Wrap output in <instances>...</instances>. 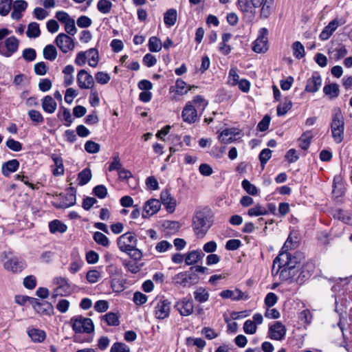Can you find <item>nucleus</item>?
Listing matches in <instances>:
<instances>
[{"instance_id":"nucleus-51","label":"nucleus","mask_w":352,"mask_h":352,"mask_svg":"<svg viewBox=\"0 0 352 352\" xmlns=\"http://www.w3.org/2000/svg\"><path fill=\"white\" fill-rule=\"evenodd\" d=\"M240 79L237 74V69L236 67L231 68L228 74V82L232 86H236L239 83Z\"/></svg>"},{"instance_id":"nucleus-7","label":"nucleus","mask_w":352,"mask_h":352,"mask_svg":"<svg viewBox=\"0 0 352 352\" xmlns=\"http://www.w3.org/2000/svg\"><path fill=\"white\" fill-rule=\"evenodd\" d=\"M239 10L245 16L253 19L255 16V8L261 7L259 0H237Z\"/></svg>"},{"instance_id":"nucleus-6","label":"nucleus","mask_w":352,"mask_h":352,"mask_svg":"<svg viewBox=\"0 0 352 352\" xmlns=\"http://www.w3.org/2000/svg\"><path fill=\"white\" fill-rule=\"evenodd\" d=\"M10 255H11L10 252H3L1 254V259H7L4 262L5 269L13 273L22 272L26 267L25 261L16 256H9Z\"/></svg>"},{"instance_id":"nucleus-59","label":"nucleus","mask_w":352,"mask_h":352,"mask_svg":"<svg viewBox=\"0 0 352 352\" xmlns=\"http://www.w3.org/2000/svg\"><path fill=\"white\" fill-rule=\"evenodd\" d=\"M6 146L13 151H20L22 149V144L19 141L10 138L6 142Z\"/></svg>"},{"instance_id":"nucleus-38","label":"nucleus","mask_w":352,"mask_h":352,"mask_svg":"<svg viewBox=\"0 0 352 352\" xmlns=\"http://www.w3.org/2000/svg\"><path fill=\"white\" fill-rule=\"evenodd\" d=\"M43 56L49 60H54L57 56V50L52 45H47L43 49Z\"/></svg>"},{"instance_id":"nucleus-37","label":"nucleus","mask_w":352,"mask_h":352,"mask_svg":"<svg viewBox=\"0 0 352 352\" xmlns=\"http://www.w3.org/2000/svg\"><path fill=\"white\" fill-rule=\"evenodd\" d=\"M148 47L150 52H158L162 49V43L157 37L151 36L148 40Z\"/></svg>"},{"instance_id":"nucleus-34","label":"nucleus","mask_w":352,"mask_h":352,"mask_svg":"<svg viewBox=\"0 0 352 352\" xmlns=\"http://www.w3.org/2000/svg\"><path fill=\"white\" fill-rule=\"evenodd\" d=\"M50 230L52 233H63L67 230V226L59 220H54L49 224Z\"/></svg>"},{"instance_id":"nucleus-47","label":"nucleus","mask_w":352,"mask_h":352,"mask_svg":"<svg viewBox=\"0 0 352 352\" xmlns=\"http://www.w3.org/2000/svg\"><path fill=\"white\" fill-rule=\"evenodd\" d=\"M187 84L182 79H177L175 82V92L179 95H184L187 94L188 91L190 89H186Z\"/></svg>"},{"instance_id":"nucleus-24","label":"nucleus","mask_w":352,"mask_h":352,"mask_svg":"<svg viewBox=\"0 0 352 352\" xmlns=\"http://www.w3.org/2000/svg\"><path fill=\"white\" fill-rule=\"evenodd\" d=\"M19 162L17 160H11L3 164L1 167L2 174L5 177H8L12 173L18 170Z\"/></svg>"},{"instance_id":"nucleus-52","label":"nucleus","mask_w":352,"mask_h":352,"mask_svg":"<svg viewBox=\"0 0 352 352\" xmlns=\"http://www.w3.org/2000/svg\"><path fill=\"white\" fill-rule=\"evenodd\" d=\"M186 344H192L202 349L206 346V342L204 340L200 338H193L191 337H188L186 338Z\"/></svg>"},{"instance_id":"nucleus-54","label":"nucleus","mask_w":352,"mask_h":352,"mask_svg":"<svg viewBox=\"0 0 352 352\" xmlns=\"http://www.w3.org/2000/svg\"><path fill=\"white\" fill-rule=\"evenodd\" d=\"M130 348L123 342H115L110 350V352H129Z\"/></svg>"},{"instance_id":"nucleus-43","label":"nucleus","mask_w":352,"mask_h":352,"mask_svg":"<svg viewBox=\"0 0 352 352\" xmlns=\"http://www.w3.org/2000/svg\"><path fill=\"white\" fill-rule=\"evenodd\" d=\"M122 263L123 266L130 272L136 274L140 272V267L137 264L136 262L129 260H122Z\"/></svg>"},{"instance_id":"nucleus-33","label":"nucleus","mask_w":352,"mask_h":352,"mask_svg":"<svg viewBox=\"0 0 352 352\" xmlns=\"http://www.w3.org/2000/svg\"><path fill=\"white\" fill-rule=\"evenodd\" d=\"M74 71V67L71 65H67L63 72L65 74L64 76V85L65 87L71 85L74 82V76H72V74Z\"/></svg>"},{"instance_id":"nucleus-35","label":"nucleus","mask_w":352,"mask_h":352,"mask_svg":"<svg viewBox=\"0 0 352 352\" xmlns=\"http://www.w3.org/2000/svg\"><path fill=\"white\" fill-rule=\"evenodd\" d=\"M93 239L97 244L102 247L108 248L109 246L110 243L109 239L100 232H95L93 235Z\"/></svg>"},{"instance_id":"nucleus-14","label":"nucleus","mask_w":352,"mask_h":352,"mask_svg":"<svg viewBox=\"0 0 352 352\" xmlns=\"http://www.w3.org/2000/svg\"><path fill=\"white\" fill-rule=\"evenodd\" d=\"M261 36L253 43L252 50L256 53H263L267 50V34L268 31L266 28H261L260 30Z\"/></svg>"},{"instance_id":"nucleus-42","label":"nucleus","mask_w":352,"mask_h":352,"mask_svg":"<svg viewBox=\"0 0 352 352\" xmlns=\"http://www.w3.org/2000/svg\"><path fill=\"white\" fill-rule=\"evenodd\" d=\"M112 8V3L108 0H99L97 3V8L102 14H108Z\"/></svg>"},{"instance_id":"nucleus-5","label":"nucleus","mask_w":352,"mask_h":352,"mask_svg":"<svg viewBox=\"0 0 352 352\" xmlns=\"http://www.w3.org/2000/svg\"><path fill=\"white\" fill-rule=\"evenodd\" d=\"M200 278L198 274L190 270V267L189 268V270L179 272L173 278V283L182 287H190L191 286L197 284Z\"/></svg>"},{"instance_id":"nucleus-3","label":"nucleus","mask_w":352,"mask_h":352,"mask_svg":"<svg viewBox=\"0 0 352 352\" xmlns=\"http://www.w3.org/2000/svg\"><path fill=\"white\" fill-rule=\"evenodd\" d=\"M212 223L210 210L207 208L196 211L192 218V228L198 238H203Z\"/></svg>"},{"instance_id":"nucleus-21","label":"nucleus","mask_w":352,"mask_h":352,"mask_svg":"<svg viewBox=\"0 0 352 352\" xmlns=\"http://www.w3.org/2000/svg\"><path fill=\"white\" fill-rule=\"evenodd\" d=\"M19 40L14 36H10L5 41L6 57H10L19 48Z\"/></svg>"},{"instance_id":"nucleus-44","label":"nucleus","mask_w":352,"mask_h":352,"mask_svg":"<svg viewBox=\"0 0 352 352\" xmlns=\"http://www.w3.org/2000/svg\"><path fill=\"white\" fill-rule=\"evenodd\" d=\"M28 116L36 125L41 124L44 121L43 116H42L41 112L37 110H30L28 111Z\"/></svg>"},{"instance_id":"nucleus-55","label":"nucleus","mask_w":352,"mask_h":352,"mask_svg":"<svg viewBox=\"0 0 352 352\" xmlns=\"http://www.w3.org/2000/svg\"><path fill=\"white\" fill-rule=\"evenodd\" d=\"M93 193L99 199H104L107 195V189L104 185H98L94 188Z\"/></svg>"},{"instance_id":"nucleus-63","label":"nucleus","mask_w":352,"mask_h":352,"mask_svg":"<svg viewBox=\"0 0 352 352\" xmlns=\"http://www.w3.org/2000/svg\"><path fill=\"white\" fill-rule=\"evenodd\" d=\"M48 68L44 62H39L34 65V72L38 76L47 74Z\"/></svg>"},{"instance_id":"nucleus-4","label":"nucleus","mask_w":352,"mask_h":352,"mask_svg":"<svg viewBox=\"0 0 352 352\" xmlns=\"http://www.w3.org/2000/svg\"><path fill=\"white\" fill-rule=\"evenodd\" d=\"M331 131L334 142L340 144L344 139V120L341 109L336 107L333 110Z\"/></svg>"},{"instance_id":"nucleus-28","label":"nucleus","mask_w":352,"mask_h":352,"mask_svg":"<svg viewBox=\"0 0 352 352\" xmlns=\"http://www.w3.org/2000/svg\"><path fill=\"white\" fill-rule=\"evenodd\" d=\"M28 334L34 342H42L46 338V333L44 331L35 328L29 329Z\"/></svg>"},{"instance_id":"nucleus-9","label":"nucleus","mask_w":352,"mask_h":352,"mask_svg":"<svg viewBox=\"0 0 352 352\" xmlns=\"http://www.w3.org/2000/svg\"><path fill=\"white\" fill-rule=\"evenodd\" d=\"M174 307L182 316H188L194 311L193 300L188 297L182 298L175 303Z\"/></svg>"},{"instance_id":"nucleus-53","label":"nucleus","mask_w":352,"mask_h":352,"mask_svg":"<svg viewBox=\"0 0 352 352\" xmlns=\"http://www.w3.org/2000/svg\"><path fill=\"white\" fill-rule=\"evenodd\" d=\"M76 182L78 186H84L88 183V167L78 173Z\"/></svg>"},{"instance_id":"nucleus-60","label":"nucleus","mask_w":352,"mask_h":352,"mask_svg":"<svg viewBox=\"0 0 352 352\" xmlns=\"http://www.w3.org/2000/svg\"><path fill=\"white\" fill-rule=\"evenodd\" d=\"M98 53L95 48L89 49V66L95 67L98 62Z\"/></svg>"},{"instance_id":"nucleus-2","label":"nucleus","mask_w":352,"mask_h":352,"mask_svg":"<svg viewBox=\"0 0 352 352\" xmlns=\"http://www.w3.org/2000/svg\"><path fill=\"white\" fill-rule=\"evenodd\" d=\"M119 250L127 254L135 261H139L142 257V252L137 248L138 239L133 232H127L120 235L116 240Z\"/></svg>"},{"instance_id":"nucleus-31","label":"nucleus","mask_w":352,"mask_h":352,"mask_svg":"<svg viewBox=\"0 0 352 352\" xmlns=\"http://www.w3.org/2000/svg\"><path fill=\"white\" fill-rule=\"evenodd\" d=\"M292 107V102L288 98H285L284 101L280 103L277 107V115L283 116L285 115Z\"/></svg>"},{"instance_id":"nucleus-23","label":"nucleus","mask_w":352,"mask_h":352,"mask_svg":"<svg viewBox=\"0 0 352 352\" xmlns=\"http://www.w3.org/2000/svg\"><path fill=\"white\" fill-rule=\"evenodd\" d=\"M339 26V22L337 19L332 20L320 34V38L322 41L327 40Z\"/></svg>"},{"instance_id":"nucleus-56","label":"nucleus","mask_w":352,"mask_h":352,"mask_svg":"<svg viewBox=\"0 0 352 352\" xmlns=\"http://www.w3.org/2000/svg\"><path fill=\"white\" fill-rule=\"evenodd\" d=\"M95 79L98 83L105 85L109 82L111 78L109 74L103 72H98L95 75Z\"/></svg>"},{"instance_id":"nucleus-30","label":"nucleus","mask_w":352,"mask_h":352,"mask_svg":"<svg viewBox=\"0 0 352 352\" xmlns=\"http://www.w3.org/2000/svg\"><path fill=\"white\" fill-rule=\"evenodd\" d=\"M177 11L175 9L170 8L168 10L164 16V23L170 27L175 25L177 21Z\"/></svg>"},{"instance_id":"nucleus-16","label":"nucleus","mask_w":352,"mask_h":352,"mask_svg":"<svg viewBox=\"0 0 352 352\" xmlns=\"http://www.w3.org/2000/svg\"><path fill=\"white\" fill-rule=\"evenodd\" d=\"M322 85V78L320 74L314 72L311 77L307 79L305 91L308 93H315L319 90Z\"/></svg>"},{"instance_id":"nucleus-62","label":"nucleus","mask_w":352,"mask_h":352,"mask_svg":"<svg viewBox=\"0 0 352 352\" xmlns=\"http://www.w3.org/2000/svg\"><path fill=\"white\" fill-rule=\"evenodd\" d=\"M277 296L273 292H270L265 298V305L268 307H272L277 302Z\"/></svg>"},{"instance_id":"nucleus-25","label":"nucleus","mask_w":352,"mask_h":352,"mask_svg":"<svg viewBox=\"0 0 352 352\" xmlns=\"http://www.w3.org/2000/svg\"><path fill=\"white\" fill-rule=\"evenodd\" d=\"M261 1V12L260 17L262 19H267L272 13L274 0H259Z\"/></svg>"},{"instance_id":"nucleus-19","label":"nucleus","mask_w":352,"mask_h":352,"mask_svg":"<svg viewBox=\"0 0 352 352\" xmlns=\"http://www.w3.org/2000/svg\"><path fill=\"white\" fill-rule=\"evenodd\" d=\"M160 199L162 204L166 206L168 212L172 213L175 211L176 201L173 197H171L170 191L168 189L163 190L161 192Z\"/></svg>"},{"instance_id":"nucleus-13","label":"nucleus","mask_w":352,"mask_h":352,"mask_svg":"<svg viewBox=\"0 0 352 352\" xmlns=\"http://www.w3.org/2000/svg\"><path fill=\"white\" fill-rule=\"evenodd\" d=\"M55 42L63 53H67L74 47L73 39L64 33L58 34L56 38Z\"/></svg>"},{"instance_id":"nucleus-39","label":"nucleus","mask_w":352,"mask_h":352,"mask_svg":"<svg viewBox=\"0 0 352 352\" xmlns=\"http://www.w3.org/2000/svg\"><path fill=\"white\" fill-rule=\"evenodd\" d=\"M26 34L30 38H36L41 34L39 25L36 22L30 23L28 26Z\"/></svg>"},{"instance_id":"nucleus-41","label":"nucleus","mask_w":352,"mask_h":352,"mask_svg":"<svg viewBox=\"0 0 352 352\" xmlns=\"http://www.w3.org/2000/svg\"><path fill=\"white\" fill-rule=\"evenodd\" d=\"M293 54L298 59L305 56V52L302 44L300 41H296L292 44Z\"/></svg>"},{"instance_id":"nucleus-29","label":"nucleus","mask_w":352,"mask_h":352,"mask_svg":"<svg viewBox=\"0 0 352 352\" xmlns=\"http://www.w3.org/2000/svg\"><path fill=\"white\" fill-rule=\"evenodd\" d=\"M193 295L195 301L199 303H204L208 301L210 296L206 289L203 287L197 288L193 292Z\"/></svg>"},{"instance_id":"nucleus-20","label":"nucleus","mask_w":352,"mask_h":352,"mask_svg":"<svg viewBox=\"0 0 352 352\" xmlns=\"http://www.w3.org/2000/svg\"><path fill=\"white\" fill-rule=\"evenodd\" d=\"M219 296L222 298H230L232 300H240L242 299H248V296L245 294L239 289H235L234 290L226 289L221 292Z\"/></svg>"},{"instance_id":"nucleus-46","label":"nucleus","mask_w":352,"mask_h":352,"mask_svg":"<svg viewBox=\"0 0 352 352\" xmlns=\"http://www.w3.org/2000/svg\"><path fill=\"white\" fill-rule=\"evenodd\" d=\"M243 188L250 195H256L258 189L254 184H251L248 180L244 179L241 183Z\"/></svg>"},{"instance_id":"nucleus-61","label":"nucleus","mask_w":352,"mask_h":352,"mask_svg":"<svg viewBox=\"0 0 352 352\" xmlns=\"http://www.w3.org/2000/svg\"><path fill=\"white\" fill-rule=\"evenodd\" d=\"M101 270L102 267H99L98 269L89 270V283H94L101 278Z\"/></svg>"},{"instance_id":"nucleus-27","label":"nucleus","mask_w":352,"mask_h":352,"mask_svg":"<svg viewBox=\"0 0 352 352\" xmlns=\"http://www.w3.org/2000/svg\"><path fill=\"white\" fill-rule=\"evenodd\" d=\"M323 92L330 99L336 98L340 94L339 86L336 83L325 85L323 87Z\"/></svg>"},{"instance_id":"nucleus-64","label":"nucleus","mask_w":352,"mask_h":352,"mask_svg":"<svg viewBox=\"0 0 352 352\" xmlns=\"http://www.w3.org/2000/svg\"><path fill=\"white\" fill-rule=\"evenodd\" d=\"M270 122V117L268 115H265L263 119L258 122L257 129L260 131H265L268 129Z\"/></svg>"},{"instance_id":"nucleus-12","label":"nucleus","mask_w":352,"mask_h":352,"mask_svg":"<svg viewBox=\"0 0 352 352\" xmlns=\"http://www.w3.org/2000/svg\"><path fill=\"white\" fill-rule=\"evenodd\" d=\"M31 305L34 309L41 315L50 316L53 313L52 305L47 301H40L38 299L35 298L30 300Z\"/></svg>"},{"instance_id":"nucleus-1","label":"nucleus","mask_w":352,"mask_h":352,"mask_svg":"<svg viewBox=\"0 0 352 352\" xmlns=\"http://www.w3.org/2000/svg\"><path fill=\"white\" fill-rule=\"evenodd\" d=\"M287 243H289V238L279 254L274 258L272 272L274 273L277 265L276 274L280 272L279 278L282 281L302 285L312 276L315 270V265L311 261L302 265L305 259L303 254L300 252L289 250Z\"/></svg>"},{"instance_id":"nucleus-17","label":"nucleus","mask_w":352,"mask_h":352,"mask_svg":"<svg viewBox=\"0 0 352 352\" xmlns=\"http://www.w3.org/2000/svg\"><path fill=\"white\" fill-rule=\"evenodd\" d=\"M161 207V203L159 200L151 199L145 203L144 209L142 213L143 218H148L151 216L156 214Z\"/></svg>"},{"instance_id":"nucleus-26","label":"nucleus","mask_w":352,"mask_h":352,"mask_svg":"<svg viewBox=\"0 0 352 352\" xmlns=\"http://www.w3.org/2000/svg\"><path fill=\"white\" fill-rule=\"evenodd\" d=\"M57 107L56 101L50 96H46L42 100V107L44 111L48 113H53Z\"/></svg>"},{"instance_id":"nucleus-36","label":"nucleus","mask_w":352,"mask_h":352,"mask_svg":"<svg viewBox=\"0 0 352 352\" xmlns=\"http://www.w3.org/2000/svg\"><path fill=\"white\" fill-rule=\"evenodd\" d=\"M77 82L78 87L81 89H87L88 85V72L85 69H81L77 75Z\"/></svg>"},{"instance_id":"nucleus-8","label":"nucleus","mask_w":352,"mask_h":352,"mask_svg":"<svg viewBox=\"0 0 352 352\" xmlns=\"http://www.w3.org/2000/svg\"><path fill=\"white\" fill-rule=\"evenodd\" d=\"M170 311V302L167 299H160L155 302L154 315L157 319L164 320L168 318Z\"/></svg>"},{"instance_id":"nucleus-32","label":"nucleus","mask_w":352,"mask_h":352,"mask_svg":"<svg viewBox=\"0 0 352 352\" xmlns=\"http://www.w3.org/2000/svg\"><path fill=\"white\" fill-rule=\"evenodd\" d=\"M102 320L109 326H118L120 324L119 316L113 312H109L102 316Z\"/></svg>"},{"instance_id":"nucleus-50","label":"nucleus","mask_w":352,"mask_h":352,"mask_svg":"<svg viewBox=\"0 0 352 352\" xmlns=\"http://www.w3.org/2000/svg\"><path fill=\"white\" fill-rule=\"evenodd\" d=\"M62 111L58 113V118L65 121V125L69 126L72 122V115L70 111L66 108L61 107Z\"/></svg>"},{"instance_id":"nucleus-18","label":"nucleus","mask_w":352,"mask_h":352,"mask_svg":"<svg viewBox=\"0 0 352 352\" xmlns=\"http://www.w3.org/2000/svg\"><path fill=\"white\" fill-rule=\"evenodd\" d=\"M182 116L186 122L190 124L195 122L197 118V109L191 102L186 103L182 111Z\"/></svg>"},{"instance_id":"nucleus-57","label":"nucleus","mask_w":352,"mask_h":352,"mask_svg":"<svg viewBox=\"0 0 352 352\" xmlns=\"http://www.w3.org/2000/svg\"><path fill=\"white\" fill-rule=\"evenodd\" d=\"M257 329L256 324L250 320H248L244 322L243 331L247 334H254L256 333Z\"/></svg>"},{"instance_id":"nucleus-49","label":"nucleus","mask_w":352,"mask_h":352,"mask_svg":"<svg viewBox=\"0 0 352 352\" xmlns=\"http://www.w3.org/2000/svg\"><path fill=\"white\" fill-rule=\"evenodd\" d=\"M272 157V151L270 148H264L263 149L259 154V160L261 162V165L263 168H264L265 165L267 162V161Z\"/></svg>"},{"instance_id":"nucleus-45","label":"nucleus","mask_w":352,"mask_h":352,"mask_svg":"<svg viewBox=\"0 0 352 352\" xmlns=\"http://www.w3.org/2000/svg\"><path fill=\"white\" fill-rule=\"evenodd\" d=\"M191 102L195 107L197 111L199 109L204 111L208 104L207 100H206L202 96L199 95L195 96Z\"/></svg>"},{"instance_id":"nucleus-48","label":"nucleus","mask_w":352,"mask_h":352,"mask_svg":"<svg viewBox=\"0 0 352 352\" xmlns=\"http://www.w3.org/2000/svg\"><path fill=\"white\" fill-rule=\"evenodd\" d=\"M12 0H1L0 1V14L6 16L11 10Z\"/></svg>"},{"instance_id":"nucleus-40","label":"nucleus","mask_w":352,"mask_h":352,"mask_svg":"<svg viewBox=\"0 0 352 352\" xmlns=\"http://www.w3.org/2000/svg\"><path fill=\"white\" fill-rule=\"evenodd\" d=\"M267 214V210L259 204H257L254 207L250 208L248 211V214L250 217H257L261 215H266Z\"/></svg>"},{"instance_id":"nucleus-15","label":"nucleus","mask_w":352,"mask_h":352,"mask_svg":"<svg viewBox=\"0 0 352 352\" xmlns=\"http://www.w3.org/2000/svg\"><path fill=\"white\" fill-rule=\"evenodd\" d=\"M269 337L272 340H282L284 339L286 329L285 327L279 321L275 322L273 325L269 328Z\"/></svg>"},{"instance_id":"nucleus-22","label":"nucleus","mask_w":352,"mask_h":352,"mask_svg":"<svg viewBox=\"0 0 352 352\" xmlns=\"http://www.w3.org/2000/svg\"><path fill=\"white\" fill-rule=\"evenodd\" d=\"M204 254L200 250H192L185 255V263L187 265H192L202 260Z\"/></svg>"},{"instance_id":"nucleus-11","label":"nucleus","mask_w":352,"mask_h":352,"mask_svg":"<svg viewBox=\"0 0 352 352\" xmlns=\"http://www.w3.org/2000/svg\"><path fill=\"white\" fill-rule=\"evenodd\" d=\"M62 200L59 204H55L57 208H66L73 206L76 202V190L74 188L70 187L66 191L60 194Z\"/></svg>"},{"instance_id":"nucleus-10","label":"nucleus","mask_w":352,"mask_h":352,"mask_svg":"<svg viewBox=\"0 0 352 352\" xmlns=\"http://www.w3.org/2000/svg\"><path fill=\"white\" fill-rule=\"evenodd\" d=\"M69 324L76 333H88V318L78 315L72 317Z\"/></svg>"},{"instance_id":"nucleus-58","label":"nucleus","mask_w":352,"mask_h":352,"mask_svg":"<svg viewBox=\"0 0 352 352\" xmlns=\"http://www.w3.org/2000/svg\"><path fill=\"white\" fill-rule=\"evenodd\" d=\"M23 58L27 61H33L36 57V53L34 49L26 48L23 51Z\"/></svg>"}]
</instances>
